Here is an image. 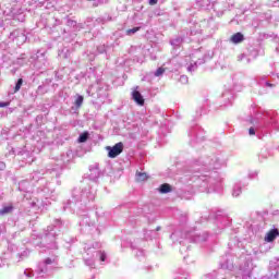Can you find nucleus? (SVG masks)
Segmentation results:
<instances>
[{"mask_svg":"<svg viewBox=\"0 0 279 279\" xmlns=\"http://www.w3.org/2000/svg\"><path fill=\"white\" fill-rule=\"evenodd\" d=\"M158 3V0H149V5H156Z\"/></svg>","mask_w":279,"mask_h":279,"instance_id":"obj_15","label":"nucleus"},{"mask_svg":"<svg viewBox=\"0 0 279 279\" xmlns=\"http://www.w3.org/2000/svg\"><path fill=\"white\" fill-rule=\"evenodd\" d=\"M22 86H23V78H19L14 87V93H19Z\"/></svg>","mask_w":279,"mask_h":279,"instance_id":"obj_10","label":"nucleus"},{"mask_svg":"<svg viewBox=\"0 0 279 279\" xmlns=\"http://www.w3.org/2000/svg\"><path fill=\"white\" fill-rule=\"evenodd\" d=\"M136 32H141V27H134L126 31V35L131 36V34H136Z\"/></svg>","mask_w":279,"mask_h":279,"instance_id":"obj_11","label":"nucleus"},{"mask_svg":"<svg viewBox=\"0 0 279 279\" xmlns=\"http://www.w3.org/2000/svg\"><path fill=\"white\" fill-rule=\"evenodd\" d=\"M88 141V132H84L78 137V143H86Z\"/></svg>","mask_w":279,"mask_h":279,"instance_id":"obj_9","label":"nucleus"},{"mask_svg":"<svg viewBox=\"0 0 279 279\" xmlns=\"http://www.w3.org/2000/svg\"><path fill=\"white\" fill-rule=\"evenodd\" d=\"M267 86H272L271 84L267 83Z\"/></svg>","mask_w":279,"mask_h":279,"instance_id":"obj_18","label":"nucleus"},{"mask_svg":"<svg viewBox=\"0 0 279 279\" xmlns=\"http://www.w3.org/2000/svg\"><path fill=\"white\" fill-rule=\"evenodd\" d=\"M277 236H279L278 229H272V230L267 232L264 240L266 241V243H274V241H276Z\"/></svg>","mask_w":279,"mask_h":279,"instance_id":"obj_2","label":"nucleus"},{"mask_svg":"<svg viewBox=\"0 0 279 279\" xmlns=\"http://www.w3.org/2000/svg\"><path fill=\"white\" fill-rule=\"evenodd\" d=\"M166 69L165 68H158L155 72V77H160V75L165 74Z\"/></svg>","mask_w":279,"mask_h":279,"instance_id":"obj_12","label":"nucleus"},{"mask_svg":"<svg viewBox=\"0 0 279 279\" xmlns=\"http://www.w3.org/2000/svg\"><path fill=\"white\" fill-rule=\"evenodd\" d=\"M51 263H52L51 258L46 259V265H51Z\"/></svg>","mask_w":279,"mask_h":279,"instance_id":"obj_17","label":"nucleus"},{"mask_svg":"<svg viewBox=\"0 0 279 279\" xmlns=\"http://www.w3.org/2000/svg\"><path fill=\"white\" fill-rule=\"evenodd\" d=\"M10 106V102H0V108H8Z\"/></svg>","mask_w":279,"mask_h":279,"instance_id":"obj_14","label":"nucleus"},{"mask_svg":"<svg viewBox=\"0 0 279 279\" xmlns=\"http://www.w3.org/2000/svg\"><path fill=\"white\" fill-rule=\"evenodd\" d=\"M108 157L109 158H117V156H120V154H123V143H117L113 147L108 146Z\"/></svg>","mask_w":279,"mask_h":279,"instance_id":"obj_1","label":"nucleus"},{"mask_svg":"<svg viewBox=\"0 0 279 279\" xmlns=\"http://www.w3.org/2000/svg\"><path fill=\"white\" fill-rule=\"evenodd\" d=\"M148 175L145 172L137 173V182H145L148 180Z\"/></svg>","mask_w":279,"mask_h":279,"instance_id":"obj_7","label":"nucleus"},{"mask_svg":"<svg viewBox=\"0 0 279 279\" xmlns=\"http://www.w3.org/2000/svg\"><path fill=\"white\" fill-rule=\"evenodd\" d=\"M172 189H171V185H169V183H163L160 185L159 187V193H171Z\"/></svg>","mask_w":279,"mask_h":279,"instance_id":"obj_6","label":"nucleus"},{"mask_svg":"<svg viewBox=\"0 0 279 279\" xmlns=\"http://www.w3.org/2000/svg\"><path fill=\"white\" fill-rule=\"evenodd\" d=\"M13 210H14V206L12 205L4 206L2 209H0V217H5V215H11Z\"/></svg>","mask_w":279,"mask_h":279,"instance_id":"obj_5","label":"nucleus"},{"mask_svg":"<svg viewBox=\"0 0 279 279\" xmlns=\"http://www.w3.org/2000/svg\"><path fill=\"white\" fill-rule=\"evenodd\" d=\"M248 134L250 136H254L256 134V131L254 130V128L248 129Z\"/></svg>","mask_w":279,"mask_h":279,"instance_id":"obj_13","label":"nucleus"},{"mask_svg":"<svg viewBox=\"0 0 279 279\" xmlns=\"http://www.w3.org/2000/svg\"><path fill=\"white\" fill-rule=\"evenodd\" d=\"M100 260L104 263L106 260V254L100 255Z\"/></svg>","mask_w":279,"mask_h":279,"instance_id":"obj_16","label":"nucleus"},{"mask_svg":"<svg viewBox=\"0 0 279 279\" xmlns=\"http://www.w3.org/2000/svg\"><path fill=\"white\" fill-rule=\"evenodd\" d=\"M230 40L233 43V45H239L245 40V37L242 35V33H235L231 36Z\"/></svg>","mask_w":279,"mask_h":279,"instance_id":"obj_4","label":"nucleus"},{"mask_svg":"<svg viewBox=\"0 0 279 279\" xmlns=\"http://www.w3.org/2000/svg\"><path fill=\"white\" fill-rule=\"evenodd\" d=\"M82 104H84V96H77V98L74 101V105L76 108H82Z\"/></svg>","mask_w":279,"mask_h":279,"instance_id":"obj_8","label":"nucleus"},{"mask_svg":"<svg viewBox=\"0 0 279 279\" xmlns=\"http://www.w3.org/2000/svg\"><path fill=\"white\" fill-rule=\"evenodd\" d=\"M132 97L133 100L138 104V106H145V99L143 98V95H141V92L134 90Z\"/></svg>","mask_w":279,"mask_h":279,"instance_id":"obj_3","label":"nucleus"}]
</instances>
